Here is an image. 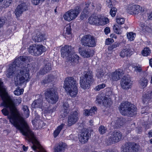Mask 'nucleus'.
<instances>
[{"label": "nucleus", "instance_id": "f257e3e1", "mask_svg": "<svg viewBox=\"0 0 152 152\" xmlns=\"http://www.w3.org/2000/svg\"><path fill=\"white\" fill-rule=\"evenodd\" d=\"M29 56H21L16 58L10 65L6 74L8 78L16 76L15 81L18 85L28 82L30 80L29 70L31 65L26 62H30L31 58Z\"/></svg>", "mask_w": 152, "mask_h": 152}, {"label": "nucleus", "instance_id": "f03ea898", "mask_svg": "<svg viewBox=\"0 0 152 152\" xmlns=\"http://www.w3.org/2000/svg\"><path fill=\"white\" fill-rule=\"evenodd\" d=\"M77 83L72 77H69L66 78L64 81L63 87L67 91L72 97H75L77 94L78 89Z\"/></svg>", "mask_w": 152, "mask_h": 152}, {"label": "nucleus", "instance_id": "7ed1b4c3", "mask_svg": "<svg viewBox=\"0 0 152 152\" xmlns=\"http://www.w3.org/2000/svg\"><path fill=\"white\" fill-rule=\"evenodd\" d=\"M119 108L121 114L125 116H132L137 112V108L128 102L121 103Z\"/></svg>", "mask_w": 152, "mask_h": 152}, {"label": "nucleus", "instance_id": "20e7f679", "mask_svg": "<svg viewBox=\"0 0 152 152\" xmlns=\"http://www.w3.org/2000/svg\"><path fill=\"white\" fill-rule=\"evenodd\" d=\"M44 95L47 101L52 104H55L59 99L57 93L53 88L47 90L45 92Z\"/></svg>", "mask_w": 152, "mask_h": 152}, {"label": "nucleus", "instance_id": "39448f33", "mask_svg": "<svg viewBox=\"0 0 152 152\" xmlns=\"http://www.w3.org/2000/svg\"><path fill=\"white\" fill-rule=\"evenodd\" d=\"M93 81V75L92 72L88 71L86 72L83 77H81L80 80V87L85 89L88 88L90 84Z\"/></svg>", "mask_w": 152, "mask_h": 152}, {"label": "nucleus", "instance_id": "423d86ee", "mask_svg": "<svg viewBox=\"0 0 152 152\" xmlns=\"http://www.w3.org/2000/svg\"><path fill=\"white\" fill-rule=\"evenodd\" d=\"M82 45L88 47H93L96 45V39L93 36L87 34L83 36L81 39Z\"/></svg>", "mask_w": 152, "mask_h": 152}, {"label": "nucleus", "instance_id": "0eeeda50", "mask_svg": "<svg viewBox=\"0 0 152 152\" xmlns=\"http://www.w3.org/2000/svg\"><path fill=\"white\" fill-rule=\"evenodd\" d=\"M28 50V53L31 55L37 56L45 51V48L41 45L33 44L29 47Z\"/></svg>", "mask_w": 152, "mask_h": 152}, {"label": "nucleus", "instance_id": "6e6552de", "mask_svg": "<svg viewBox=\"0 0 152 152\" xmlns=\"http://www.w3.org/2000/svg\"><path fill=\"white\" fill-rule=\"evenodd\" d=\"M80 7L79 6L76 7L74 9L69 10L64 15V20L70 21L75 18L80 13Z\"/></svg>", "mask_w": 152, "mask_h": 152}, {"label": "nucleus", "instance_id": "1a4fd4ad", "mask_svg": "<svg viewBox=\"0 0 152 152\" xmlns=\"http://www.w3.org/2000/svg\"><path fill=\"white\" fill-rule=\"evenodd\" d=\"M139 145L136 143L129 142L123 146V152H137L139 148Z\"/></svg>", "mask_w": 152, "mask_h": 152}, {"label": "nucleus", "instance_id": "9d476101", "mask_svg": "<svg viewBox=\"0 0 152 152\" xmlns=\"http://www.w3.org/2000/svg\"><path fill=\"white\" fill-rule=\"evenodd\" d=\"M122 137V134L120 131H115L112 133L108 138L110 143L117 142L121 140Z\"/></svg>", "mask_w": 152, "mask_h": 152}, {"label": "nucleus", "instance_id": "9b49d317", "mask_svg": "<svg viewBox=\"0 0 152 152\" xmlns=\"http://www.w3.org/2000/svg\"><path fill=\"white\" fill-rule=\"evenodd\" d=\"M31 106L33 108H39L42 111H46L47 108L44 105L43 99L40 98L34 100L32 103Z\"/></svg>", "mask_w": 152, "mask_h": 152}, {"label": "nucleus", "instance_id": "f8f14e48", "mask_svg": "<svg viewBox=\"0 0 152 152\" xmlns=\"http://www.w3.org/2000/svg\"><path fill=\"white\" fill-rule=\"evenodd\" d=\"M73 48L68 45H65L61 48V52L63 58L69 57L73 52Z\"/></svg>", "mask_w": 152, "mask_h": 152}, {"label": "nucleus", "instance_id": "ddd939ff", "mask_svg": "<svg viewBox=\"0 0 152 152\" xmlns=\"http://www.w3.org/2000/svg\"><path fill=\"white\" fill-rule=\"evenodd\" d=\"M126 10L129 14L135 15L138 14L142 11V7L137 5H130L127 7Z\"/></svg>", "mask_w": 152, "mask_h": 152}, {"label": "nucleus", "instance_id": "4468645a", "mask_svg": "<svg viewBox=\"0 0 152 152\" xmlns=\"http://www.w3.org/2000/svg\"><path fill=\"white\" fill-rule=\"evenodd\" d=\"M78 113L76 111L71 112L69 115L67 122L69 126H71L75 124L78 119Z\"/></svg>", "mask_w": 152, "mask_h": 152}, {"label": "nucleus", "instance_id": "2eb2a0df", "mask_svg": "<svg viewBox=\"0 0 152 152\" xmlns=\"http://www.w3.org/2000/svg\"><path fill=\"white\" fill-rule=\"evenodd\" d=\"M132 84V81L129 77L126 76L123 77L121 85L123 89H129L131 88Z\"/></svg>", "mask_w": 152, "mask_h": 152}, {"label": "nucleus", "instance_id": "dca6fc26", "mask_svg": "<svg viewBox=\"0 0 152 152\" xmlns=\"http://www.w3.org/2000/svg\"><path fill=\"white\" fill-rule=\"evenodd\" d=\"M28 7L25 2L21 3L19 4L15 11V14L17 17H19L24 11L28 10Z\"/></svg>", "mask_w": 152, "mask_h": 152}, {"label": "nucleus", "instance_id": "f3484780", "mask_svg": "<svg viewBox=\"0 0 152 152\" xmlns=\"http://www.w3.org/2000/svg\"><path fill=\"white\" fill-rule=\"evenodd\" d=\"M90 136L91 134L88 132V130L84 129L82 131L79 137V141L82 143L86 142L88 141Z\"/></svg>", "mask_w": 152, "mask_h": 152}, {"label": "nucleus", "instance_id": "a211bd4d", "mask_svg": "<svg viewBox=\"0 0 152 152\" xmlns=\"http://www.w3.org/2000/svg\"><path fill=\"white\" fill-rule=\"evenodd\" d=\"M80 54L84 58H88L93 55L92 50L90 49H84L82 48H79Z\"/></svg>", "mask_w": 152, "mask_h": 152}, {"label": "nucleus", "instance_id": "6ab92c4d", "mask_svg": "<svg viewBox=\"0 0 152 152\" xmlns=\"http://www.w3.org/2000/svg\"><path fill=\"white\" fill-rule=\"evenodd\" d=\"M122 69H119L111 74V78L113 80L117 81L120 79L124 74Z\"/></svg>", "mask_w": 152, "mask_h": 152}, {"label": "nucleus", "instance_id": "aec40b11", "mask_svg": "<svg viewBox=\"0 0 152 152\" xmlns=\"http://www.w3.org/2000/svg\"><path fill=\"white\" fill-rule=\"evenodd\" d=\"M152 90L147 92L143 95L142 99L144 104H147L152 101Z\"/></svg>", "mask_w": 152, "mask_h": 152}, {"label": "nucleus", "instance_id": "412c9836", "mask_svg": "<svg viewBox=\"0 0 152 152\" xmlns=\"http://www.w3.org/2000/svg\"><path fill=\"white\" fill-rule=\"evenodd\" d=\"M133 51L131 48L126 47L124 48L120 53V56L123 58L126 56H129L132 53Z\"/></svg>", "mask_w": 152, "mask_h": 152}, {"label": "nucleus", "instance_id": "4be33fe9", "mask_svg": "<svg viewBox=\"0 0 152 152\" xmlns=\"http://www.w3.org/2000/svg\"><path fill=\"white\" fill-rule=\"evenodd\" d=\"M33 40L35 42H42L44 39V36L40 32L37 31L36 35L32 37Z\"/></svg>", "mask_w": 152, "mask_h": 152}, {"label": "nucleus", "instance_id": "5701e85b", "mask_svg": "<svg viewBox=\"0 0 152 152\" xmlns=\"http://www.w3.org/2000/svg\"><path fill=\"white\" fill-rule=\"evenodd\" d=\"M68 57L69 61L72 64L75 65L79 62V57L76 54H74L70 57Z\"/></svg>", "mask_w": 152, "mask_h": 152}, {"label": "nucleus", "instance_id": "b1692460", "mask_svg": "<svg viewBox=\"0 0 152 152\" xmlns=\"http://www.w3.org/2000/svg\"><path fill=\"white\" fill-rule=\"evenodd\" d=\"M99 16L94 15H92L88 19V22L91 24L97 25L99 22Z\"/></svg>", "mask_w": 152, "mask_h": 152}, {"label": "nucleus", "instance_id": "393cba45", "mask_svg": "<svg viewBox=\"0 0 152 152\" xmlns=\"http://www.w3.org/2000/svg\"><path fill=\"white\" fill-rule=\"evenodd\" d=\"M66 144L63 142L59 143L58 145L54 149L55 152H61L64 151Z\"/></svg>", "mask_w": 152, "mask_h": 152}, {"label": "nucleus", "instance_id": "a878e982", "mask_svg": "<svg viewBox=\"0 0 152 152\" xmlns=\"http://www.w3.org/2000/svg\"><path fill=\"white\" fill-rule=\"evenodd\" d=\"M51 64L50 63H48L45 64L43 68L41 70V73L42 74H45L49 72L51 69Z\"/></svg>", "mask_w": 152, "mask_h": 152}, {"label": "nucleus", "instance_id": "bb28decb", "mask_svg": "<svg viewBox=\"0 0 152 152\" xmlns=\"http://www.w3.org/2000/svg\"><path fill=\"white\" fill-rule=\"evenodd\" d=\"M99 22L97 25L103 26L105 25L109 22V20L107 18H100L99 16Z\"/></svg>", "mask_w": 152, "mask_h": 152}, {"label": "nucleus", "instance_id": "cd10ccee", "mask_svg": "<svg viewBox=\"0 0 152 152\" xmlns=\"http://www.w3.org/2000/svg\"><path fill=\"white\" fill-rule=\"evenodd\" d=\"M148 83V81L147 79L142 77L140 80L139 84L141 87L144 88L147 86Z\"/></svg>", "mask_w": 152, "mask_h": 152}, {"label": "nucleus", "instance_id": "c85d7f7f", "mask_svg": "<svg viewBox=\"0 0 152 152\" xmlns=\"http://www.w3.org/2000/svg\"><path fill=\"white\" fill-rule=\"evenodd\" d=\"M69 104L67 102H65L63 104L64 111H62L63 115H62L63 117L66 116L69 113Z\"/></svg>", "mask_w": 152, "mask_h": 152}, {"label": "nucleus", "instance_id": "c756f323", "mask_svg": "<svg viewBox=\"0 0 152 152\" xmlns=\"http://www.w3.org/2000/svg\"><path fill=\"white\" fill-rule=\"evenodd\" d=\"M103 101V104L105 106H110L111 103V99L109 98V96L108 95L104 96Z\"/></svg>", "mask_w": 152, "mask_h": 152}, {"label": "nucleus", "instance_id": "7c9ffc66", "mask_svg": "<svg viewBox=\"0 0 152 152\" xmlns=\"http://www.w3.org/2000/svg\"><path fill=\"white\" fill-rule=\"evenodd\" d=\"M64 125V124H62L57 127V129L55 130L53 133V135L54 137H56L58 135Z\"/></svg>", "mask_w": 152, "mask_h": 152}, {"label": "nucleus", "instance_id": "2f4dec72", "mask_svg": "<svg viewBox=\"0 0 152 152\" xmlns=\"http://www.w3.org/2000/svg\"><path fill=\"white\" fill-rule=\"evenodd\" d=\"M151 53V50L148 47L145 48L141 52L142 55L145 56H147L150 55Z\"/></svg>", "mask_w": 152, "mask_h": 152}, {"label": "nucleus", "instance_id": "473e14b6", "mask_svg": "<svg viewBox=\"0 0 152 152\" xmlns=\"http://www.w3.org/2000/svg\"><path fill=\"white\" fill-rule=\"evenodd\" d=\"M88 14V10L84 9L80 15V18L81 20H83L85 18H86L87 17Z\"/></svg>", "mask_w": 152, "mask_h": 152}, {"label": "nucleus", "instance_id": "72a5a7b5", "mask_svg": "<svg viewBox=\"0 0 152 152\" xmlns=\"http://www.w3.org/2000/svg\"><path fill=\"white\" fill-rule=\"evenodd\" d=\"M136 36V34L133 32H130L128 33L127 36L129 40L133 41Z\"/></svg>", "mask_w": 152, "mask_h": 152}, {"label": "nucleus", "instance_id": "f704fd0d", "mask_svg": "<svg viewBox=\"0 0 152 152\" xmlns=\"http://www.w3.org/2000/svg\"><path fill=\"white\" fill-rule=\"evenodd\" d=\"M23 110L24 112L26 118H28L29 115V110L28 107L26 105H23Z\"/></svg>", "mask_w": 152, "mask_h": 152}, {"label": "nucleus", "instance_id": "c9c22d12", "mask_svg": "<svg viewBox=\"0 0 152 152\" xmlns=\"http://www.w3.org/2000/svg\"><path fill=\"white\" fill-rule=\"evenodd\" d=\"M106 85L105 83H102L99 84L96 86L94 88V90L96 91H99L101 89H102L106 87Z\"/></svg>", "mask_w": 152, "mask_h": 152}, {"label": "nucleus", "instance_id": "e433bc0d", "mask_svg": "<svg viewBox=\"0 0 152 152\" xmlns=\"http://www.w3.org/2000/svg\"><path fill=\"white\" fill-rule=\"evenodd\" d=\"M23 89H20L19 88H17L14 91V94L15 95L19 96L22 94L23 92Z\"/></svg>", "mask_w": 152, "mask_h": 152}, {"label": "nucleus", "instance_id": "4c0bfd02", "mask_svg": "<svg viewBox=\"0 0 152 152\" xmlns=\"http://www.w3.org/2000/svg\"><path fill=\"white\" fill-rule=\"evenodd\" d=\"M107 131V128L103 126H101L99 128V131L101 134H103L106 133Z\"/></svg>", "mask_w": 152, "mask_h": 152}, {"label": "nucleus", "instance_id": "58836bf2", "mask_svg": "<svg viewBox=\"0 0 152 152\" xmlns=\"http://www.w3.org/2000/svg\"><path fill=\"white\" fill-rule=\"evenodd\" d=\"M13 1V0H5L3 3V7L4 8L8 7Z\"/></svg>", "mask_w": 152, "mask_h": 152}, {"label": "nucleus", "instance_id": "ea45409f", "mask_svg": "<svg viewBox=\"0 0 152 152\" xmlns=\"http://www.w3.org/2000/svg\"><path fill=\"white\" fill-rule=\"evenodd\" d=\"M113 29L114 32L118 34H120L121 33V31L120 28L117 25H115L113 26Z\"/></svg>", "mask_w": 152, "mask_h": 152}, {"label": "nucleus", "instance_id": "a19ab883", "mask_svg": "<svg viewBox=\"0 0 152 152\" xmlns=\"http://www.w3.org/2000/svg\"><path fill=\"white\" fill-rule=\"evenodd\" d=\"M104 97V96H102L101 95H98L96 101V103L99 104H101L102 102L103 103Z\"/></svg>", "mask_w": 152, "mask_h": 152}, {"label": "nucleus", "instance_id": "79ce46f5", "mask_svg": "<svg viewBox=\"0 0 152 152\" xmlns=\"http://www.w3.org/2000/svg\"><path fill=\"white\" fill-rule=\"evenodd\" d=\"M117 11V9L116 8L114 7H112L110 11V15L112 17H114L116 15Z\"/></svg>", "mask_w": 152, "mask_h": 152}, {"label": "nucleus", "instance_id": "37998d69", "mask_svg": "<svg viewBox=\"0 0 152 152\" xmlns=\"http://www.w3.org/2000/svg\"><path fill=\"white\" fill-rule=\"evenodd\" d=\"M116 21L118 24L121 25L124 23L125 21V19L123 18H117L116 19Z\"/></svg>", "mask_w": 152, "mask_h": 152}, {"label": "nucleus", "instance_id": "c03bdc74", "mask_svg": "<svg viewBox=\"0 0 152 152\" xmlns=\"http://www.w3.org/2000/svg\"><path fill=\"white\" fill-rule=\"evenodd\" d=\"M133 67L134 69V71L137 73L140 72L142 71L141 67L139 65L138 66H133Z\"/></svg>", "mask_w": 152, "mask_h": 152}, {"label": "nucleus", "instance_id": "a18cd8bd", "mask_svg": "<svg viewBox=\"0 0 152 152\" xmlns=\"http://www.w3.org/2000/svg\"><path fill=\"white\" fill-rule=\"evenodd\" d=\"M71 26L69 25H67L66 28L65 34L68 35L71 34Z\"/></svg>", "mask_w": 152, "mask_h": 152}, {"label": "nucleus", "instance_id": "49530a36", "mask_svg": "<svg viewBox=\"0 0 152 152\" xmlns=\"http://www.w3.org/2000/svg\"><path fill=\"white\" fill-rule=\"evenodd\" d=\"M104 75V73L102 69H100L97 71V73L96 74L97 77H103Z\"/></svg>", "mask_w": 152, "mask_h": 152}, {"label": "nucleus", "instance_id": "de8ad7c7", "mask_svg": "<svg viewBox=\"0 0 152 152\" xmlns=\"http://www.w3.org/2000/svg\"><path fill=\"white\" fill-rule=\"evenodd\" d=\"M97 108L95 107H94L89 110L90 115H92L96 113Z\"/></svg>", "mask_w": 152, "mask_h": 152}, {"label": "nucleus", "instance_id": "09e8293b", "mask_svg": "<svg viewBox=\"0 0 152 152\" xmlns=\"http://www.w3.org/2000/svg\"><path fill=\"white\" fill-rule=\"evenodd\" d=\"M32 3L34 5H37L42 3L40 0H31Z\"/></svg>", "mask_w": 152, "mask_h": 152}, {"label": "nucleus", "instance_id": "8fccbe9b", "mask_svg": "<svg viewBox=\"0 0 152 152\" xmlns=\"http://www.w3.org/2000/svg\"><path fill=\"white\" fill-rule=\"evenodd\" d=\"M113 40L111 38H108L105 41V44L106 45H109L110 44L113 42Z\"/></svg>", "mask_w": 152, "mask_h": 152}, {"label": "nucleus", "instance_id": "3c124183", "mask_svg": "<svg viewBox=\"0 0 152 152\" xmlns=\"http://www.w3.org/2000/svg\"><path fill=\"white\" fill-rule=\"evenodd\" d=\"M118 46V44L113 45L111 46H110L108 47V50H111Z\"/></svg>", "mask_w": 152, "mask_h": 152}, {"label": "nucleus", "instance_id": "603ef678", "mask_svg": "<svg viewBox=\"0 0 152 152\" xmlns=\"http://www.w3.org/2000/svg\"><path fill=\"white\" fill-rule=\"evenodd\" d=\"M5 21V20L4 19L0 18V28L4 24Z\"/></svg>", "mask_w": 152, "mask_h": 152}, {"label": "nucleus", "instance_id": "864d4df0", "mask_svg": "<svg viewBox=\"0 0 152 152\" xmlns=\"http://www.w3.org/2000/svg\"><path fill=\"white\" fill-rule=\"evenodd\" d=\"M101 9V5L100 4H96V8H95V10H96L97 11H99Z\"/></svg>", "mask_w": 152, "mask_h": 152}, {"label": "nucleus", "instance_id": "5fc2aeb1", "mask_svg": "<svg viewBox=\"0 0 152 152\" xmlns=\"http://www.w3.org/2000/svg\"><path fill=\"white\" fill-rule=\"evenodd\" d=\"M104 32L106 34H108L110 32V30L109 27H106L104 29Z\"/></svg>", "mask_w": 152, "mask_h": 152}, {"label": "nucleus", "instance_id": "6e6d98bb", "mask_svg": "<svg viewBox=\"0 0 152 152\" xmlns=\"http://www.w3.org/2000/svg\"><path fill=\"white\" fill-rule=\"evenodd\" d=\"M84 111L85 112L84 113V114L86 116H88L89 115H90V112L89 110L86 109Z\"/></svg>", "mask_w": 152, "mask_h": 152}, {"label": "nucleus", "instance_id": "4d7b16f0", "mask_svg": "<svg viewBox=\"0 0 152 152\" xmlns=\"http://www.w3.org/2000/svg\"><path fill=\"white\" fill-rule=\"evenodd\" d=\"M90 4V2H88L87 3H86L85 4L86 7L84 9H87V10L88 9V10H89L90 9H88V7L89 6V5Z\"/></svg>", "mask_w": 152, "mask_h": 152}, {"label": "nucleus", "instance_id": "13d9d810", "mask_svg": "<svg viewBox=\"0 0 152 152\" xmlns=\"http://www.w3.org/2000/svg\"><path fill=\"white\" fill-rule=\"evenodd\" d=\"M148 19L150 20H152V12L151 13L148 14Z\"/></svg>", "mask_w": 152, "mask_h": 152}, {"label": "nucleus", "instance_id": "bf43d9fd", "mask_svg": "<svg viewBox=\"0 0 152 152\" xmlns=\"http://www.w3.org/2000/svg\"><path fill=\"white\" fill-rule=\"evenodd\" d=\"M96 4L95 3H92L91 4V9H94L95 7H96Z\"/></svg>", "mask_w": 152, "mask_h": 152}, {"label": "nucleus", "instance_id": "052dcab7", "mask_svg": "<svg viewBox=\"0 0 152 152\" xmlns=\"http://www.w3.org/2000/svg\"><path fill=\"white\" fill-rule=\"evenodd\" d=\"M23 148L24 151H26L28 149V146L25 147V145H23Z\"/></svg>", "mask_w": 152, "mask_h": 152}, {"label": "nucleus", "instance_id": "680f3d73", "mask_svg": "<svg viewBox=\"0 0 152 152\" xmlns=\"http://www.w3.org/2000/svg\"><path fill=\"white\" fill-rule=\"evenodd\" d=\"M107 7L110 8L112 7V2H111L110 3H107Z\"/></svg>", "mask_w": 152, "mask_h": 152}, {"label": "nucleus", "instance_id": "e2e57ef3", "mask_svg": "<svg viewBox=\"0 0 152 152\" xmlns=\"http://www.w3.org/2000/svg\"><path fill=\"white\" fill-rule=\"evenodd\" d=\"M149 136L150 137H152V130H151L148 133Z\"/></svg>", "mask_w": 152, "mask_h": 152}, {"label": "nucleus", "instance_id": "0e129e2a", "mask_svg": "<svg viewBox=\"0 0 152 152\" xmlns=\"http://www.w3.org/2000/svg\"><path fill=\"white\" fill-rule=\"evenodd\" d=\"M106 2H107V3H110L111 2H112L111 0H107Z\"/></svg>", "mask_w": 152, "mask_h": 152}, {"label": "nucleus", "instance_id": "69168bd1", "mask_svg": "<svg viewBox=\"0 0 152 152\" xmlns=\"http://www.w3.org/2000/svg\"><path fill=\"white\" fill-rule=\"evenodd\" d=\"M115 126L116 127H119V126H118V124H115Z\"/></svg>", "mask_w": 152, "mask_h": 152}, {"label": "nucleus", "instance_id": "338daca9", "mask_svg": "<svg viewBox=\"0 0 152 152\" xmlns=\"http://www.w3.org/2000/svg\"><path fill=\"white\" fill-rule=\"evenodd\" d=\"M90 123L91 125H93V124H92V123H93V121H92V120H90Z\"/></svg>", "mask_w": 152, "mask_h": 152}, {"label": "nucleus", "instance_id": "774afa93", "mask_svg": "<svg viewBox=\"0 0 152 152\" xmlns=\"http://www.w3.org/2000/svg\"><path fill=\"white\" fill-rule=\"evenodd\" d=\"M114 152V151H110V150H107V152Z\"/></svg>", "mask_w": 152, "mask_h": 152}]
</instances>
